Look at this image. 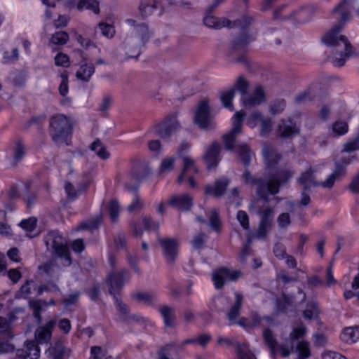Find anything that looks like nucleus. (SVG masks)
<instances>
[{"label":"nucleus","instance_id":"f257e3e1","mask_svg":"<svg viewBox=\"0 0 359 359\" xmlns=\"http://www.w3.org/2000/svg\"><path fill=\"white\" fill-rule=\"evenodd\" d=\"M351 4L348 0L341 1L334 9V13L339 15L340 22L334 25L329 32L322 37V41L328 46H337L339 49H344V53H336L332 57V62L335 67L343 66L346 61L354 55L352 46L343 35H339L344 23L349 19Z\"/></svg>","mask_w":359,"mask_h":359},{"label":"nucleus","instance_id":"f03ea898","mask_svg":"<svg viewBox=\"0 0 359 359\" xmlns=\"http://www.w3.org/2000/svg\"><path fill=\"white\" fill-rule=\"evenodd\" d=\"M279 192L278 184L261 183L257 189L258 199L249 205V209H255L256 214L259 217V222L256 236L264 239L270 231L274 218V208L269 205V195H275Z\"/></svg>","mask_w":359,"mask_h":359},{"label":"nucleus","instance_id":"7ed1b4c3","mask_svg":"<svg viewBox=\"0 0 359 359\" xmlns=\"http://www.w3.org/2000/svg\"><path fill=\"white\" fill-rule=\"evenodd\" d=\"M306 332V328L301 323L292 330L285 343L279 344L270 329L263 330L262 337L264 344L269 349L271 358L275 359L278 351L284 358L289 356L294 349L295 341L303 338Z\"/></svg>","mask_w":359,"mask_h":359},{"label":"nucleus","instance_id":"20e7f679","mask_svg":"<svg viewBox=\"0 0 359 359\" xmlns=\"http://www.w3.org/2000/svg\"><path fill=\"white\" fill-rule=\"evenodd\" d=\"M278 163V158H265L266 168L269 174L267 180L255 179L248 170L243 174V178L245 183L257 185V189L261 183L277 184L278 187H280V184L289 181L293 173L288 168H279Z\"/></svg>","mask_w":359,"mask_h":359},{"label":"nucleus","instance_id":"39448f33","mask_svg":"<svg viewBox=\"0 0 359 359\" xmlns=\"http://www.w3.org/2000/svg\"><path fill=\"white\" fill-rule=\"evenodd\" d=\"M50 133L55 142L68 144L72 133L70 118L61 114L53 116L50 121Z\"/></svg>","mask_w":359,"mask_h":359},{"label":"nucleus","instance_id":"423d86ee","mask_svg":"<svg viewBox=\"0 0 359 359\" xmlns=\"http://www.w3.org/2000/svg\"><path fill=\"white\" fill-rule=\"evenodd\" d=\"M45 245L53 256L64 259L67 265L71 264V257L66 239L57 231H49L43 238Z\"/></svg>","mask_w":359,"mask_h":359},{"label":"nucleus","instance_id":"0eeeda50","mask_svg":"<svg viewBox=\"0 0 359 359\" xmlns=\"http://www.w3.org/2000/svg\"><path fill=\"white\" fill-rule=\"evenodd\" d=\"M193 121L201 130H211L215 128V115L208 98H204L198 103L194 113Z\"/></svg>","mask_w":359,"mask_h":359},{"label":"nucleus","instance_id":"6e6552de","mask_svg":"<svg viewBox=\"0 0 359 359\" xmlns=\"http://www.w3.org/2000/svg\"><path fill=\"white\" fill-rule=\"evenodd\" d=\"M246 113L243 110L237 111L231 117V130L224 134L222 137L224 144V149L231 151L236 150L235 142L237 135L242 132L243 118Z\"/></svg>","mask_w":359,"mask_h":359},{"label":"nucleus","instance_id":"1a4fd4ad","mask_svg":"<svg viewBox=\"0 0 359 359\" xmlns=\"http://www.w3.org/2000/svg\"><path fill=\"white\" fill-rule=\"evenodd\" d=\"M180 128V124L175 114L167 116L162 121L154 126L152 130L163 140H167L174 135Z\"/></svg>","mask_w":359,"mask_h":359},{"label":"nucleus","instance_id":"9d476101","mask_svg":"<svg viewBox=\"0 0 359 359\" xmlns=\"http://www.w3.org/2000/svg\"><path fill=\"white\" fill-rule=\"evenodd\" d=\"M266 101V93L263 86L256 85L250 92L243 95L240 98L241 106L244 109H250L256 107Z\"/></svg>","mask_w":359,"mask_h":359},{"label":"nucleus","instance_id":"9b49d317","mask_svg":"<svg viewBox=\"0 0 359 359\" xmlns=\"http://www.w3.org/2000/svg\"><path fill=\"white\" fill-rule=\"evenodd\" d=\"M130 280L128 270L123 269L120 271L111 269L107 278V283L109 287V293L112 295L119 294L118 291Z\"/></svg>","mask_w":359,"mask_h":359},{"label":"nucleus","instance_id":"f8f14e48","mask_svg":"<svg viewBox=\"0 0 359 359\" xmlns=\"http://www.w3.org/2000/svg\"><path fill=\"white\" fill-rule=\"evenodd\" d=\"M245 124L251 129L259 126V132L262 135H267L272 130L271 118L264 116L258 110L253 111L246 117Z\"/></svg>","mask_w":359,"mask_h":359},{"label":"nucleus","instance_id":"ddd939ff","mask_svg":"<svg viewBox=\"0 0 359 359\" xmlns=\"http://www.w3.org/2000/svg\"><path fill=\"white\" fill-rule=\"evenodd\" d=\"M217 342L226 348L235 347L238 359H257L246 344L236 342L233 338L220 336L217 338Z\"/></svg>","mask_w":359,"mask_h":359},{"label":"nucleus","instance_id":"4468645a","mask_svg":"<svg viewBox=\"0 0 359 359\" xmlns=\"http://www.w3.org/2000/svg\"><path fill=\"white\" fill-rule=\"evenodd\" d=\"M351 163V158H335L334 170L326 180L322 182L321 187L331 189L336 180L343 177L346 174V168Z\"/></svg>","mask_w":359,"mask_h":359},{"label":"nucleus","instance_id":"2eb2a0df","mask_svg":"<svg viewBox=\"0 0 359 359\" xmlns=\"http://www.w3.org/2000/svg\"><path fill=\"white\" fill-rule=\"evenodd\" d=\"M241 273L238 271H231L226 267H222L212 273V280L216 289L223 287L227 281H233L238 278Z\"/></svg>","mask_w":359,"mask_h":359},{"label":"nucleus","instance_id":"dca6fc26","mask_svg":"<svg viewBox=\"0 0 359 359\" xmlns=\"http://www.w3.org/2000/svg\"><path fill=\"white\" fill-rule=\"evenodd\" d=\"M158 241L167 262L173 264L178 255L177 241L170 238H158Z\"/></svg>","mask_w":359,"mask_h":359},{"label":"nucleus","instance_id":"f3484780","mask_svg":"<svg viewBox=\"0 0 359 359\" xmlns=\"http://www.w3.org/2000/svg\"><path fill=\"white\" fill-rule=\"evenodd\" d=\"M57 322L52 319L47 322L44 325L39 326L34 332L35 339L38 344H48L52 337V332Z\"/></svg>","mask_w":359,"mask_h":359},{"label":"nucleus","instance_id":"a211bd4d","mask_svg":"<svg viewBox=\"0 0 359 359\" xmlns=\"http://www.w3.org/2000/svg\"><path fill=\"white\" fill-rule=\"evenodd\" d=\"M168 203L181 211H189L193 205V198L188 194L173 195L170 197Z\"/></svg>","mask_w":359,"mask_h":359},{"label":"nucleus","instance_id":"6ab92c4d","mask_svg":"<svg viewBox=\"0 0 359 359\" xmlns=\"http://www.w3.org/2000/svg\"><path fill=\"white\" fill-rule=\"evenodd\" d=\"M229 180L223 177L215 180L214 185H207L205 188V194L212 195L216 198H219L225 193L227 187L229 184Z\"/></svg>","mask_w":359,"mask_h":359},{"label":"nucleus","instance_id":"aec40b11","mask_svg":"<svg viewBox=\"0 0 359 359\" xmlns=\"http://www.w3.org/2000/svg\"><path fill=\"white\" fill-rule=\"evenodd\" d=\"M299 132V127L290 118L282 120L277 127V133L282 137H290L298 134Z\"/></svg>","mask_w":359,"mask_h":359},{"label":"nucleus","instance_id":"412c9836","mask_svg":"<svg viewBox=\"0 0 359 359\" xmlns=\"http://www.w3.org/2000/svg\"><path fill=\"white\" fill-rule=\"evenodd\" d=\"M7 154L13 157H22V156L31 155L29 149L27 148L22 141L15 140L9 143L6 149Z\"/></svg>","mask_w":359,"mask_h":359},{"label":"nucleus","instance_id":"4be33fe9","mask_svg":"<svg viewBox=\"0 0 359 359\" xmlns=\"http://www.w3.org/2000/svg\"><path fill=\"white\" fill-rule=\"evenodd\" d=\"M314 170L311 167L298 178V182L303 187L304 189L311 190L312 187L321 186L322 182H318L315 179Z\"/></svg>","mask_w":359,"mask_h":359},{"label":"nucleus","instance_id":"5701e85b","mask_svg":"<svg viewBox=\"0 0 359 359\" xmlns=\"http://www.w3.org/2000/svg\"><path fill=\"white\" fill-rule=\"evenodd\" d=\"M204 25L212 29H219L222 27H232L231 22L225 18H219L217 17L207 15L203 19Z\"/></svg>","mask_w":359,"mask_h":359},{"label":"nucleus","instance_id":"b1692460","mask_svg":"<svg viewBox=\"0 0 359 359\" xmlns=\"http://www.w3.org/2000/svg\"><path fill=\"white\" fill-rule=\"evenodd\" d=\"M235 303L230 308L229 311L226 313V317L230 322V324L236 323L237 318L240 315V309H241L243 304V297L241 294L238 292H235Z\"/></svg>","mask_w":359,"mask_h":359},{"label":"nucleus","instance_id":"393cba45","mask_svg":"<svg viewBox=\"0 0 359 359\" xmlns=\"http://www.w3.org/2000/svg\"><path fill=\"white\" fill-rule=\"evenodd\" d=\"M158 311L163 317L164 324L166 327H175L176 320L175 308L164 305L159 308Z\"/></svg>","mask_w":359,"mask_h":359},{"label":"nucleus","instance_id":"a878e982","mask_svg":"<svg viewBox=\"0 0 359 359\" xmlns=\"http://www.w3.org/2000/svg\"><path fill=\"white\" fill-rule=\"evenodd\" d=\"M198 172V168L196 166L194 161L192 158H184L183 169L177 178V182L181 184L185 179V176H193Z\"/></svg>","mask_w":359,"mask_h":359},{"label":"nucleus","instance_id":"bb28decb","mask_svg":"<svg viewBox=\"0 0 359 359\" xmlns=\"http://www.w3.org/2000/svg\"><path fill=\"white\" fill-rule=\"evenodd\" d=\"M250 327H263L264 330L266 329L265 327L273 324V319L268 316L261 317L255 312H252L250 316Z\"/></svg>","mask_w":359,"mask_h":359},{"label":"nucleus","instance_id":"cd10ccee","mask_svg":"<svg viewBox=\"0 0 359 359\" xmlns=\"http://www.w3.org/2000/svg\"><path fill=\"white\" fill-rule=\"evenodd\" d=\"M230 304L229 299L223 297V296H217L214 297L212 301L209 304V308L210 311L213 312H223L229 306Z\"/></svg>","mask_w":359,"mask_h":359},{"label":"nucleus","instance_id":"c85d7f7f","mask_svg":"<svg viewBox=\"0 0 359 359\" xmlns=\"http://www.w3.org/2000/svg\"><path fill=\"white\" fill-rule=\"evenodd\" d=\"M235 97V89L234 88H226L222 90L219 93V99L223 105L226 109L230 111H233V100Z\"/></svg>","mask_w":359,"mask_h":359},{"label":"nucleus","instance_id":"c756f323","mask_svg":"<svg viewBox=\"0 0 359 359\" xmlns=\"http://www.w3.org/2000/svg\"><path fill=\"white\" fill-rule=\"evenodd\" d=\"M340 337L342 341L348 344L358 341L359 340V325L346 327Z\"/></svg>","mask_w":359,"mask_h":359},{"label":"nucleus","instance_id":"7c9ffc66","mask_svg":"<svg viewBox=\"0 0 359 359\" xmlns=\"http://www.w3.org/2000/svg\"><path fill=\"white\" fill-rule=\"evenodd\" d=\"M95 72V67L93 64L84 63L80 65L76 73L78 79L88 82Z\"/></svg>","mask_w":359,"mask_h":359},{"label":"nucleus","instance_id":"2f4dec72","mask_svg":"<svg viewBox=\"0 0 359 359\" xmlns=\"http://www.w3.org/2000/svg\"><path fill=\"white\" fill-rule=\"evenodd\" d=\"M150 38L148 27L144 25H138L135 27V41L138 45H144Z\"/></svg>","mask_w":359,"mask_h":359},{"label":"nucleus","instance_id":"473e14b6","mask_svg":"<svg viewBox=\"0 0 359 359\" xmlns=\"http://www.w3.org/2000/svg\"><path fill=\"white\" fill-rule=\"evenodd\" d=\"M293 350L298 353V359H306L311 356L309 344L306 341H301L294 344Z\"/></svg>","mask_w":359,"mask_h":359},{"label":"nucleus","instance_id":"72a5a7b5","mask_svg":"<svg viewBox=\"0 0 359 359\" xmlns=\"http://www.w3.org/2000/svg\"><path fill=\"white\" fill-rule=\"evenodd\" d=\"M112 297L114 298L116 307L121 315V319L124 321H128L129 319L135 320V317L128 316V308L127 305L121 302L119 294L112 295Z\"/></svg>","mask_w":359,"mask_h":359},{"label":"nucleus","instance_id":"f704fd0d","mask_svg":"<svg viewBox=\"0 0 359 359\" xmlns=\"http://www.w3.org/2000/svg\"><path fill=\"white\" fill-rule=\"evenodd\" d=\"M45 354L49 359H64L65 349L61 344H56L55 346H50Z\"/></svg>","mask_w":359,"mask_h":359},{"label":"nucleus","instance_id":"c9c22d12","mask_svg":"<svg viewBox=\"0 0 359 359\" xmlns=\"http://www.w3.org/2000/svg\"><path fill=\"white\" fill-rule=\"evenodd\" d=\"M156 8L157 4L154 0H142L139 10L143 17H147L151 15Z\"/></svg>","mask_w":359,"mask_h":359},{"label":"nucleus","instance_id":"e433bc0d","mask_svg":"<svg viewBox=\"0 0 359 359\" xmlns=\"http://www.w3.org/2000/svg\"><path fill=\"white\" fill-rule=\"evenodd\" d=\"M35 289L33 280H27L16 292L15 297L16 299H27L32 294V290Z\"/></svg>","mask_w":359,"mask_h":359},{"label":"nucleus","instance_id":"4c0bfd02","mask_svg":"<svg viewBox=\"0 0 359 359\" xmlns=\"http://www.w3.org/2000/svg\"><path fill=\"white\" fill-rule=\"evenodd\" d=\"M126 187L129 191L133 192L134 194V198L133 199V201L128 206V208H127L128 212H131L136 210L141 209L142 207V203L140 201V196L137 194V187H133V186H130L128 184H126Z\"/></svg>","mask_w":359,"mask_h":359},{"label":"nucleus","instance_id":"58836bf2","mask_svg":"<svg viewBox=\"0 0 359 359\" xmlns=\"http://www.w3.org/2000/svg\"><path fill=\"white\" fill-rule=\"evenodd\" d=\"M76 8L79 11L91 10L95 13L100 12L97 1L95 0H79L76 4Z\"/></svg>","mask_w":359,"mask_h":359},{"label":"nucleus","instance_id":"ea45409f","mask_svg":"<svg viewBox=\"0 0 359 359\" xmlns=\"http://www.w3.org/2000/svg\"><path fill=\"white\" fill-rule=\"evenodd\" d=\"M133 299L142 302L147 304H153L156 299V297L154 294L146 292H136L132 294Z\"/></svg>","mask_w":359,"mask_h":359},{"label":"nucleus","instance_id":"a19ab883","mask_svg":"<svg viewBox=\"0 0 359 359\" xmlns=\"http://www.w3.org/2000/svg\"><path fill=\"white\" fill-rule=\"evenodd\" d=\"M249 87V82L243 76H240L234 82L233 86L230 88H234L235 92L238 90L241 93V96H243V95L248 93Z\"/></svg>","mask_w":359,"mask_h":359},{"label":"nucleus","instance_id":"79ce46f5","mask_svg":"<svg viewBox=\"0 0 359 359\" xmlns=\"http://www.w3.org/2000/svg\"><path fill=\"white\" fill-rule=\"evenodd\" d=\"M318 312V303L315 301H311L307 303L306 309L303 311V316L306 319L311 320L316 317Z\"/></svg>","mask_w":359,"mask_h":359},{"label":"nucleus","instance_id":"37998d69","mask_svg":"<svg viewBox=\"0 0 359 359\" xmlns=\"http://www.w3.org/2000/svg\"><path fill=\"white\" fill-rule=\"evenodd\" d=\"M223 150L224 147L220 143L214 142L207 147L204 157H217L223 154Z\"/></svg>","mask_w":359,"mask_h":359},{"label":"nucleus","instance_id":"c03bdc74","mask_svg":"<svg viewBox=\"0 0 359 359\" xmlns=\"http://www.w3.org/2000/svg\"><path fill=\"white\" fill-rule=\"evenodd\" d=\"M43 303L41 300L30 299L29 301V306L33 310V316L36 320L38 323H40L42 320L41 311Z\"/></svg>","mask_w":359,"mask_h":359},{"label":"nucleus","instance_id":"a18cd8bd","mask_svg":"<svg viewBox=\"0 0 359 359\" xmlns=\"http://www.w3.org/2000/svg\"><path fill=\"white\" fill-rule=\"evenodd\" d=\"M151 174L150 169L147 166H142L140 168H133L132 170V176L135 181L140 182L146 179Z\"/></svg>","mask_w":359,"mask_h":359},{"label":"nucleus","instance_id":"49530a36","mask_svg":"<svg viewBox=\"0 0 359 359\" xmlns=\"http://www.w3.org/2000/svg\"><path fill=\"white\" fill-rule=\"evenodd\" d=\"M102 217L101 215H97L95 217L82 222L79 226V229H88L90 231L97 229L102 221Z\"/></svg>","mask_w":359,"mask_h":359},{"label":"nucleus","instance_id":"de8ad7c7","mask_svg":"<svg viewBox=\"0 0 359 359\" xmlns=\"http://www.w3.org/2000/svg\"><path fill=\"white\" fill-rule=\"evenodd\" d=\"M236 153L241 157H252L255 153L251 147L245 142H241L236 146Z\"/></svg>","mask_w":359,"mask_h":359},{"label":"nucleus","instance_id":"09e8293b","mask_svg":"<svg viewBox=\"0 0 359 359\" xmlns=\"http://www.w3.org/2000/svg\"><path fill=\"white\" fill-rule=\"evenodd\" d=\"M89 147L98 157H107L109 155L105 147L99 140L93 141Z\"/></svg>","mask_w":359,"mask_h":359},{"label":"nucleus","instance_id":"8fccbe9b","mask_svg":"<svg viewBox=\"0 0 359 359\" xmlns=\"http://www.w3.org/2000/svg\"><path fill=\"white\" fill-rule=\"evenodd\" d=\"M69 40V34L66 32L60 31L53 34L50 38V43L54 45H65Z\"/></svg>","mask_w":359,"mask_h":359},{"label":"nucleus","instance_id":"3c124183","mask_svg":"<svg viewBox=\"0 0 359 359\" xmlns=\"http://www.w3.org/2000/svg\"><path fill=\"white\" fill-rule=\"evenodd\" d=\"M332 133L335 136H341L347 133L348 126L346 121H337L332 124Z\"/></svg>","mask_w":359,"mask_h":359},{"label":"nucleus","instance_id":"603ef678","mask_svg":"<svg viewBox=\"0 0 359 359\" xmlns=\"http://www.w3.org/2000/svg\"><path fill=\"white\" fill-rule=\"evenodd\" d=\"M25 348H27L29 358L30 359H39L40 356V349L34 341H27L25 342Z\"/></svg>","mask_w":359,"mask_h":359},{"label":"nucleus","instance_id":"864d4df0","mask_svg":"<svg viewBox=\"0 0 359 359\" xmlns=\"http://www.w3.org/2000/svg\"><path fill=\"white\" fill-rule=\"evenodd\" d=\"M55 65L57 67L67 68L70 66L71 62L69 56L62 52H59L54 57Z\"/></svg>","mask_w":359,"mask_h":359},{"label":"nucleus","instance_id":"5fc2aeb1","mask_svg":"<svg viewBox=\"0 0 359 359\" xmlns=\"http://www.w3.org/2000/svg\"><path fill=\"white\" fill-rule=\"evenodd\" d=\"M209 226L215 231H217L221 227V222L217 210L213 209L209 216Z\"/></svg>","mask_w":359,"mask_h":359},{"label":"nucleus","instance_id":"6e6d98bb","mask_svg":"<svg viewBox=\"0 0 359 359\" xmlns=\"http://www.w3.org/2000/svg\"><path fill=\"white\" fill-rule=\"evenodd\" d=\"M59 267L54 263V261H50L45 263L43 266L39 267L40 270H42L43 273L50 277H54Z\"/></svg>","mask_w":359,"mask_h":359},{"label":"nucleus","instance_id":"4d7b16f0","mask_svg":"<svg viewBox=\"0 0 359 359\" xmlns=\"http://www.w3.org/2000/svg\"><path fill=\"white\" fill-rule=\"evenodd\" d=\"M36 223L37 219L36 217H31L28 219L22 220L19 225L26 231L32 232L35 229Z\"/></svg>","mask_w":359,"mask_h":359},{"label":"nucleus","instance_id":"13d9d810","mask_svg":"<svg viewBox=\"0 0 359 359\" xmlns=\"http://www.w3.org/2000/svg\"><path fill=\"white\" fill-rule=\"evenodd\" d=\"M292 304V299L286 294H283L282 297L277 299L276 306L278 311L283 312L287 309Z\"/></svg>","mask_w":359,"mask_h":359},{"label":"nucleus","instance_id":"bf43d9fd","mask_svg":"<svg viewBox=\"0 0 359 359\" xmlns=\"http://www.w3.org/2000/svg\"><path fill=\"white\" fill-rule=\"evenodd\" d=\"M236 219L243 229L248 230L250 228L249 217L245 211L238 210L236 214Z\"/></svg>","mask_w":359,"mask_h":359},{"label":"nucleus","instance_id":"052dcab7","mask_svg":"<svg viewBox=\"0 0 359 359\" xmlns=\"http://www.w3.org/2000/svg\"><path fill=\"white\" fill-rule=\"evenodd\" d=\"M110 218L113 222H115L119 214V205L117 201H111L108 206Z\"/></svg>","mask_w":359,"mask_h":359},{"label":"nucleus","instance_id":"680f3d73","mask_svg":"<svg viewBox=\"0 0 359 359\" xmlns=\"http://www.w3.org/2000/svg\"><path fill=\"white\" fill-rule=\"evenodd\" d=\"M99 28L102 34L107 38H112L115 34L114 27L104 22H100L99 24Z\"/></svg>","mask_w":359,"mask_h":359},{"label":"nucleus","instance_id":"e2e57ef3","mask_svg":"<svg viewBox=\"0 0 359 359\" xmlns=\"http://www.w3.org/2000/svg\"><path fill=\"white\" fill-rule=\"evenodd\" d=\"M148 149L153 154L160 155L163 148L159 140H154L148 142Z\"/></svg>","mask_w":359,"mask_h":359},{"label":"nucleus","instance_id":"0e129e2a","mask_svg":"<svg viewBox=\"0 0 359 359\" xmlns=\"http://www.w3.org/2000/svg\"><path fill=\"white\" fill-rule=\"evenodd\" d=\"M277 222L280 229L286 228L291 223L290 214L287 212H283L280 214L277 218Z\"/></svg>","mask_w":359,"mask_h":359},{"label":"nucleus","instance_id":"69168bd1","mask_svg":"<svg viewBox=\"0 0 359 359\" xmlns=\"http://www.w3.org/2000/svg\"><path fill=\"white\" fill-rule=\"evenodd\" d=\"M144 229L147 231H156L159 227V224L153 221L150 217H144L142 219Z\"/></svg>","mask_w":359,"mask_h":359},{"label":"nucleus","instance_id":"338daca9","mask_svg":"<svg viewBox=\"0 0 359 359\" xmlns=\"http://www.w3.org/2000/svg\"><path fill=\"white\" fill-rule=\"evenodd\" d=\"M285 107V103L283 100H277L271 104L269 107L271 114L273 115L281 113Z\"/></svg>","mask_w":359,"mask_h":359},{"label":"nucleus","instance_id":"774afa93","mask_svg":"<svg viewBox=\"0 0 359 359\" xmlns=\"http://www.w3.org/2000/svg\"><path fill=\"white\" fill-rule=\"evenodd\" d=\"M105 355V351L100 346H94L90 348L89 359H102Z\"/></svg>","mask_w":359,"mask_h":359}]
</instances>
